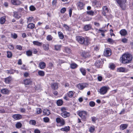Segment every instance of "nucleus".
I'll return each mask as SVG.
<instances>
[{
  "label": "nucleus",
  "instance_id": "1",
  "mask_svg": "<svg viewBox=\"0 0 133 133\" xmlns=\"http://www.w3.org/2000/svg\"><path fill=\"white\" fill-rule=\"evenodd\" d=\"M76 40L80 44L88 45L89 43V39L87 37L84 38L79 36L76 37Z\"/></svg>",
  "mask_w": 133,
  "mask_h": 133
},
{
  "label": "nucleus",
  "instance_id": "2",
  "mask_svg": "<svg viewBox=\"0 0 133 133\" xmlns=\"http://www.w3.org/2000/svg\"><path fill=\"white\" fill-rule=\"evenodd\" d=\"M132 55L129 54H125L122 57V63L125 64L129 63L132 60Z\"/></svg>",
  "mask_w": 133,
  "mask_h": 133
},
{
  "label": "nucleus",
  "instance_id": "3",
  "mask_svg": "<svg viewBox=\"0 0 133 133\" xmlns=\"http://www.w3.org/2000/svg\"><path fill=\"white\" fill-rule=\"evenodd\" d=\"M109 89V87L106 86L103 87L100 89L99 92L101 94L104 95L107 93Z\"/></svg>",
  "mask_w": 133,
  "mask_h": 133
},
{
  "label": "nucleus",
  "instance_id": "4",
  "mask_svg": "<svg viewBox=\"0 0 133 133\" xmlns=\"http://www.w3.org/2000/svg\"><path fill=\"white\" fill-rule=\"evenodd\" d=\"M87 114V112L84 111H82L78 112V115L83 120L85 119Z\"/></svg>",
  "mask_w": 133,
  "mask_h": 133
},
{
  "label": "nucleus",
  "instance_id": "5",
  "mask_svg": "<svg viewBox=\"0 0 133 133\" xmlns=\"http://www.w3.org/2000/svg\"><path fill=\"white\" fill-rule=\"evenodd\" d=\"M88 84L86 83L79 84L77 85V87L80 90H82L84 88L87 87Z\"/></svg>",
  "mask_w": 133,
  "mask_h": 133
},
{
  "label": "nucleus",
  "instance_id": "6",
  "mask_svg": "<svg viewBox=\"0 0 133 133\" xmlns=\"http://www.w3.org/2000/svg\"><path fill=\"white\" fill-rule=\"evenodd\" d=\"M51 87L54 90L57 89L58 88V83L57 82L52 83L51 85Z\"/></svg>",
  "mask_w": 133,
  "mask_h": 133
},
{
  "label": "nucleus",
  "instance_id": "7",
  "mask_svg": "<svg viewBox=\"0 0 133 133\" xmlns=\"http://www.w3.org/2000/svg\"><path fill=\"white\" fill-rule=\"evenodd\" d=\"M128 71V69L123 67H120L117 69V71L119 72H127Z\"/></svg>",
  "mask_w": 133,
  "mask_h": 133
},
{
  "label": "nucleus",
  "instance_id": "8",
  "mask_svg": "<svg viewBox=\"0 0 133 133\" xmlns=\"http://www.w3.org/2000/svg\"><path fill=\"white\" fill-rule=\"evenodd\" d=\"M102 62L99 60H97L95 63V66L97 68H100L102 66Z\"/></svg>",
  "mask_w": 133,
  "mask_h": 133
},
{
  "label": "nucleus",
  "instance_id": "9",
  "mask_svg": "<svg viewBox=\"0 0 133 133\" xmlns=\"http://www.w3.org/2000/svg\"><path fill=\"white\" fill-rule=\"evenodd\" d=\"M70 114L67 111L63 112L61 114V115L64 118L68 117L70 116Z\"/></svg>",
  "mask_w": 133,
  "mask_h": 133
},
{
  "label": "nucleus",
  "instance_id": "10",
  "mask_svg": "<svg viewBox=\"0 0 133 133\" xmlns=\"http://www.w3.org/2000/svg\"><path fill=\"white\" fill-rule=\"evenodd\" d=\"M92 28V25L90 24L85 25L83 29L85 31H87Z\"/></svg>",
  "mask_w": 133,
  "mask_h": 133
},
{
  "label": "nucleus",
  "instance_id": "11",
  "mask_svg": "<svg viewBox=\"0 0 133 133\" xmlns=\"http://www.w3.org/2000/svg\"><path fill=\"white\" fill-rule=\"evenodd\" d=\"M104 54L105 56H110L111 54V53L110 49H107L106 50H105Z\"/></svg>",
  "mask_w": 133,
  "mask_h": 133
},
{
  "label": "nucleus",
  "instance_id": "12",
  "mask_svg": "<svg viewBox=\"0 0 133 133\" xmlns=\"http://www.w3.org/2000/svg\"><path fill=\"white\" fill-rule=\"evenodd\" d=\"M39 66L40 69H44L46 66L45 63L43 62H41L39 64Z\"/></svg>",
  "mask_w": 133,
  "mask_h": 133
},
{
  "label": "nucleus",
  "instance_id": "13",
  "mask_svg": "<svg viewBox=\"0 0 133 133\" xmlns=\"http://www.w3.org/2000/svg\"><path fill=\"white\" fill-rule=\"evenodd\" d=\"M84 5V4L83 3L80 2L77 3L78 7L80 10H81L83 9Z\"/></svg>",
  "mask_w": 133,
  "mask_h": 133
},
{
  "label": "nucleus",
  "instance_id": "14",
  "mask_svg": "<svg viewBox=\"0 0 133 133\" xmlns=\"http://www.w3.org/2000/svg\"><path fill=\"white\" fill-rule=\"evenodd\" d=\"M32 81L29 79H26L24 81V84L25 85H28L31 84Z\"/></svg>",
  "mask_w": 133,
  "mask_h": 133
},
{
  "label": "nucleus",
  "instance_id": "15",
  "mask_svg": "<svg viewBox=\"0 0 133 133\" xmlns=\"http://www.w3.org/2000/svg\"><path fill=\"white\" fill-rule=\"evenodd\" d=\"M12 117L15 119L18 120L22 118V116L19 114H15L12 116Z\"/></svg>",
  "mask_w": 133,
  "mask_h": 133
},
{
  "label": "nucleus",
  "instance_id": "16",
  "mask_svg": "<svg viewBox=\"0 0 133 133\" xmlns=\"http://www.w3.org/2000/svg\"><path fill=\"white\" fill-rule=\"evenodd\" d=\"M120 33L122 36H125L127 34V32L124 29L121 30L120 31Z\"/></svg>",
  "mask_w": 133,
  "mask_h": 133
},
{
  "label": "nucleus",
  "instance_id": "17",
  "mask_svg": "<svg viewBox=\"0 0 133 133\" xmlns=\"http://www.w3.org/2000/svg\"><path fill=\"white\" fill-rule=\"evenodd\" d=\"M11 77L9 76L5 79V82L6 83H9L11 81Z\"/></svg>",
  "mask_w": 133,
  "mask_h": 133
},
{
  "label": "nucleus",
  "instance_id": "18",
  "mask_svg": "<svg viewBox=\"0 0 133 133\" xmlns=\"http://www.w3.org/2000/svg\"><path fill=\"white\" fill-rule=\"evenodd\" d=\"M128 125L126 124H123L120 126V129L122 130H123L126 129L128 127Z\"/></svg>",
  "mask_w": 133,
  "mask_h": 133
},
{
  "label": "nucleus",
  "instance_id": "19",
  "mask_svg": "<svg viewBox=\"0 0 133 133\" xmlns=\"http://www.w3.org/2000/svg\"><path fill=\"white\" fill-rule=\"evenodd\" d=\"M11 3L14 5H18L21 3L17 0H11Z\"/></svg>",
  "mask_w": 133,
  "mask_h": 133
},
{
  "label": "nucleus",
  "instance_id": "20",
  "mask_svg": "<svg viewBox=\"0 0 133 133\" xmlns=\"http://www.w3.org/2000/svg\"><path fill=\"white\" fill-rule=\"evenodd\" d=\"M1 92L4 94H8L9 92V91L6 89H2L1 90Z\"/></svg>",
  "mask_w": 133,
  "mask_h": 133
},
{
  "label": "nucleus",
  "instance_id": "21",
  "mask_svg": "<svg viewBox=\"0 0 133 133\" xmlns=\"http://www.w3.org/2000/svg\"><path fill=\"white\" fill-rule=\"evenodd\" d=\"M43 112L44 115L46 116L49 115L50 114V110L48 109H45L43 111Z\"/></svg>",
  "mask_w": 133,
  "mask_h": 133
},
{
  "label": "nucleus",
  "instance_id": "22",
  "mask_svg": "<svg viewBox=\"0 0 133 133\" xmlns=\"http://www.w3.org/2000/svg\"><path fill=\"white\" fill-rule=\"evenodd\" d=\"M14 16L15 18H19L21 17L20 15L18 14L17 12L15 11L14 12Z\"/></svg>",
  "mask_w": 133,
  "mask_h": 133
},
{
  "label": "nucleus",
  "instance_id": "23",
  "mask_svg": "<svg viewBox=\"0 0 133 133\" xmlns=\"http://www.w3.org/2000/svg\"><path fill=\"white\" fill-rule=\"evenodd\" d=\"M43 47L44 50H48L49 49V45L48 44H44L43 45Z\"/></svg>",
  "mask_w": 133,
  "mask_h": 133
},
{
  "label": "nucleus",
  "instance_id": "24",
  "mask_svg": "<svg viewBox=\"0 0 133 133\" xmlns=\"http://www.w3.org/2000/svg\"><path fill=\"white\" fill-rule=\"evenodd\" d=\"M33 43L34 45L39 46H41L42 44V43L38 41H34Z\"/></svg>",
  "mask_w": 133,
  "mask_h": 133
},
{
  "label": "nucleus",
  "instance_id": "25",
  "mask_svg": "<svg viewBox=\"0 0 133 133\" xmlns=\"http://www.w3.org/2000/svg\"><path fill=\"white\" fill-rule=\"evenodd\" d=\"M70 127H65L64 128H62L61 129V130L62 131L66 132L68 131L69 130Z\"/></svg>",
  "mask_w": 133,
  "mask_h": 133
},
{
  "label": "nucleus",
  "instance_id": "26",
  "mask_svg": "<svg viewBox=\"0 0 133 133\" xmlns=\"http://www.w3.org/2000/svg\"><path fill=\"white\" fill-rule=\"evenodd\" d=\"M58 36L60 39H63L64 36L62 32L61 31L58 32Z\"/></svg>",
  "mask_w": 133,
  "mask_h": 133
},
{
  "label": "nucleus",
  "instance_id": "27",
  "mask_svg": "<svg viewBox=\"0 0 133 133\" xmlns=\"http://www.w3.org/2000/svg\"><path fill=\"white\" fill-rule=\"evenodd\" d=\"M38 74L39 75L41 76H43L45 75L44 72L43 71L40 70L38 72Z\"/></svg>",
  "mask_w": 133,
  "mask_h": 133
},
{
  "label": "nucleus",
  "instance_id": "28",
  "mask_svg": "<svg viewBox=\"0 0 133 133\" xmlns=\"http://www.w3.org/2000/svg\"><path fill=\"white\" fill-rule=\"evenodd\" d=\"M82 55L83 57H87L89 56V54L88 52L84 51L82 52Z\"/></svg>",
  "mask_w": 133,
  "mask_h": 133
},
{
  "label": "nucleus",
  "instance_id": "29",
  "mask_svg": "<svg viewBox=\"0 0 133 133\" xmlns=\"http://www.w3.org/2000/svg\"><path fill=\"white\" fill-rule=\"evenodd\" d=\"M80 70L83 75L84 76L85 75L86 71L85 69L83 68H81L80 69Z\"/></svg>",
  "mask_w": 133,
  "mask_h": 133
},
{
  "label": "nucleus",
  "instance_id": "30",
  "mask_svg": "<svg viewBox=\"0 0 133 133\" xmlns=\"http://www.w3.org/2000/svg\"><path fill=\"white\" fill-rule=\"evenodd\" d=\"M35 25L33 23H29L27 26L28 28L32 29L34 28Z\"/></svg>",
  "mask_w": 133,
  "mask_h": 133
},
{
  "label": "nucleus",
  "instance_id": "31",
  "mask_svg": "<svg viewBox=\"0 0 133 133\" xmlns=\"http://www.w3.org/2000/svg\"><path fill=\"white\" fill-rule=\"evenodd\" d=\"M5 21V17H2L0 19V23L1 24H4Z\"/></svg>",
  "mask_w": 133,
  "mask_h": 133
},
{
  "label": "nucleus",
  "instance_id": "32",
  "mask_svg": "<svg viewBox=\"0 0 133 133\" xmlns=\"http://www.w3.org/2000/svg\"><path fill=\"white\" fill-rule=\"evenodd\" d=\"M63 103V101L61 99H59L57 101V105L58 106H61L62 105Z\"/></svg>",
  "mask_w": 133,
  "mask_h": 133
},
{
  "label": "nucleus",
  "instance_id": "33",
  "mask_svg": "<svg viewBox=\"0 0 133 133\" xmlns=\"http://www.w3.org/2000/svg\"><path fill=\"white\" fill-rule=\"evenodd\" d=\"M77 66V65L75 63L71 64L70 65L71 68L72 69H75L76 68Z\"/></svg>",
  "mask_w": 133,
  "mask_h": 133
},
{
  "label": "nucleus",
  "instance_id": "34",
  "mask_svg": "<svg viewBox=\"0 0 133 133\" xmlns=\"http://www.w3.org/2000/svg\"><path fill=\"white\" fill-rule=\"evenodd\" d=\"M22 126V124L19 122H17L16 124V127L17 128H21Z\"/></svg>",
  "mask_w": 133,
  "mask_h": 133
},
{
  "label": "nucleus",
  "instance_id": "35",
  "mask_svg": "<svg viewBox=\"0 0 133 133\" xmlns=\"http://www.w3.org/2000/svg\"><path fill=\"white\" fill-rule=\"evenodd\" d=\"M61 45H55L54 46L55 49L56 50H59L60 49Z\"/></svg>",
  "mask_w": 133,
  "mask_h": 133
},
{
  "label": "nucleus",
  "instance_id": "36",
  "mask_svg": "<svg viewBox=\"0 0 133 133\" xmlns=\"http://www.w3.org/2000/svg\"><path fill=\"white\" fill-rule=\"evenodd\" d=\"M7 57L8 58L11 57L12 56V54L11 52L8 51L7 52Z\"/></svg>",
  "mask_w": 133,
  "mask_h": 133
},
{
  "label": "nucleus",
  "instance_id": "37",
  "mask_svg": "<svg viewBox=\"0 0 133 133\" xmlns=\"http://www.w3.org/2000/svg\"><path fill=\"white\" fill-rule=\"evenodd\" d=\"M68 94L69 97H71L73 96L74 95V93L72 91H71L69 92Z\"/></svg>",
  "mask_w": 133,
  "mask_h": 133
},
{
  "label": "nucleus",
  "instance_id": "38",
  "mask_svg": "<svg viewBox=\"0 0 133 133\" xmlns=\"http://www.w3.org/2000/svg\"><path fill=\"white\" fill-rule=\"evenodd\" d=\"M26 54L28 56H31L32 55V52L30 50H28L26 52Z\"/></svg>",
  "mask_w": 133,
  "mask_h": 133
},
{
  "label": "nucleus",
  "instance_id": "39",
  "mask_svg": "<svg viewBox=\"0 0 133 133\" xmlns=\"http://www.w3.org/2000/svg\"><path fill=\"white\" fill-rule=\"evenodd\" d=\"M52 37L50 35H48L46 37V39L48 40L51 41L52 40Z\"/></svg>",
  "mask_w": 133,
  "mask_h": 133
},
{
  "label": "nucleus",
  "instance_id": "40",
  "mask_svg": "<svg viewBox=\"0 0 133 133\" xmlns=\"http://www.w3.org/2000/svg\"><path fill=\"white\" fill-rule=\"evenodd\" d=\"M11 36L12 38L14 39L16 38L17 37V35L15 33H14V34H11Z\"/></svg>",
  "mask_w": 133,
  "mask_h": 133
},
{
  "label": "nucleus",
  "instance_id": "41",
  "mask_svg": "<svg viewBox=\"0 0 133 133\" xmlns=\"http://www.w3.org/2000/svg\"><path fill=\"white\" fill-rule=\"evenodd\" d=\"M95 129L94 126L93 127H90L89 129V131L91 132H93L94 131Z\"/></svg>",
  "mask_w": 133,
  "mask_h": 133
},
{
  "label": "nucleus",
  "instance_id": "42",
  "mask_svg": "<svg viewBox=\"0 0 133 133\" xmlns=\"http://www.w3.org/2000/svg\"><path fill=\"white\" fill-rule=\"evenodd\" d=\"M89 105L91 107H93L95 105V103L93 101H91L89 103Z\"/></svg>",
  "mask_w": 133,
  "mask_h": 133
},
{
  "label": "nucleus",
  "instance_id": "43",
  "mask_svg": "<svg viewBox=\"0 0 133 133\" xmlns=\"http://www.w3.org/2000/svg\"><path fill=\"white\" fill-rule=\"evenodd\" d=\"M16 48L19 50H21L22 49V47L20 45H17L15 47Z\"/></svg>",
  "mask_w": 133,
  "mask_h": 133
},
{
  "label": "nucleus",
  "instance_id": "44",
  "mask_svg": "<svg viewBox=\"0 0 133 133\" xmlns=\"http://www.w3.org/2000/svg\"><path fill=\"white\" fill-rule=\"evenodd\" d=\"M60 122H59L62 125H64L65 124V121L62 118H61V120Z\"/></svg>",
  "mask_w": 133,
  "mask_h": 133
},
{
  "label": "nucleus",
  "instance_id": "45",
  "mask_svg": "<svg viewBox=\"0 0 133 133\" xmlns=\"http://www.w3.org/2000/svg\"><path fill=\"white\" fill-rule=\"evenodd\" d=\"M87 13L88 14L92 16H93L94 15V12L92 11H87Z\"/></svg>",
  "mask_w": 133,
  "mask_h": 133
},
{
  "label": "nucleus",
  "instance_id": "46",
  "mask_svg": "<svg viewBox=\"0 0 133 133\" xmlns=\"http://www.w3.org/2000/svg\"><path fill=\"white\" fill-rule=\"evenodd\" d=\"M103 9L104 11L106 12H108V9L106 6H104L103 8Z\"/></svg>",
  "mask_w": 133,
  "mask_h": 133
},
{
  "label": "nucleus",
  "instance_id": "47",
  "mask_svg": "<svg viewBox=\"0 0 133 133\" xmlns=\"http://www.w3.org/2000/svg\"><path fill=\"white\" fill-rule=\"evenodd\" d=\"M65 51L66 52L68 53L69 54L71 52V50L70 49L67 48H65Z\"/></svg>",
  "mask_w": 133,
  "mask_h": 133
},
{
  "label": "nucleus",
  "instance_id": "48",
  "mask_svg": "<svg viewBox=\"0 0 133 133\" xmlns=\"http://www.w3.org/2000/svg\"><path fill=\"white\" fill-rule=\"evenodd\" d=\"M42 112L41 109L39 108L37 109V112L38 114H40Z\"/></svg>",
  "mask_w": 133,
  "mask_h": 133
},
{
  "label": "nucleus",
  "instance_id": "49",
  "mask_svg": "<svg viewBox=\"0 0 133 133\" xmlns=\"http://www.w3.org/2000/svg\"><path fill=\"white\" fill-rule=\"evenodd\" d=\"M118 4H119L120 7H121V4L122 3V0H116Z\"/></svg>",
  "mask_w": 133,
  "mask_h": 133
},
{
  "label": "nucleus",
  "instance_id": "50",
  "mask_svg": "<svg viewBox=\"0 0 133 133\" xmlns=\"http://www.w3.org/2000/svg\"><path fill=\"white\" fill-rule=\"evenodd\" d=\"M30 10L32 11H34L35 10L36 8L33 6H31L30 7Z\"/></svg>",
  "mask_w": 133,
  "mask_h": 133
},
{
  "label": "nucleus",
  "instance_id": "51",
  "mask_svg": "<svg viewBox=\"0 0 133 133\" xmlns=\"http://www.w3.org/2000/svg\"><path fill=\"white\" fill-rule=\"evenodd\" d=\"M66 11V9L65 8H63L61 10V12L62 13H64Z\"/></svg>",
  "mask_w": 133,
  "mask_h": 133
},
{
  "label": "nucleus",
  "instance_id": "52",
  "mask_svg": "<svg viewBox=\"0 0 133 133\" xmlns=\"http://www.w3.org/2000/svg\"><path fill=\"white\" fill-rule=\"evenodd\" d=\"M30 123L32 125H35L36 124V121L34 120H31L30 122Z\"/></svg>",
  "mask_w": 133,
  "mask_h": 133
},
{
  "label": "nucleus",
  "instance_id": "53",
  "mask_svg": "<svg viewBox=\"0 0 133 133\" xmlns=\"http://www.w3.org/2000/svg\"><path fill=\"white\" fill-rule=\"evenodd\" d=\"M44 121L45 122H48L49 121V119L48 117H45L43 118Z\"/></svg>",
  "mask_w": 133,
  "mask_h": 133
},
{
  "label": "nucleus",
  "instance_id": "54",
  "mask_svg": "<svg viewBox=\"0 0 133 133\" xmlns=\"http://www.w3.org/2000/svg\"><path fill=\"white\" fill-rule=\"evenodd\" d=\"M115 67V65L113 64H110L109 66V68L111 69H114Z\"/></svg>",
  "mask_w": 133,
  "mask_h": 133
},
{
  "label": "nucleus",
  "instance_id": "55",
  "mask_svg": "<svg viewBox=\"0 0 133 133\" xmlns=\"http://www.w3.org/2000/svg\"><path fill=\"white\" fill-rule=\"evenodd\" d=\"M12 70H8L7 71V73L8 74H13L14 72Z\"/></svg>",
  "mask_w": 133,
  "mask_h": 133
},
{
  "label": "nucleus",
  "instance_id": "56",
  "mask_svg": "<svg viewBox=\"0 0 133 133\" xmlns=\"http://www.w3.org/2000/svg\"><path fill=\"white\" fill-rule=\"evenodd\" d=\"M128 41V39L126 38H124L122 39V41L124 43H126Z\"/></svg>",
  "mask_w": 133,
  "mask_h": 133
},
{
  "label": "nucleus",
  "instance_id": "57",
  "mask_svg": "<svg viewBox=\"0 0 133 133\" xmlns=\"http://www.w3.org/2000/svg\"><path fill=\"white\" fill-rule=\"evenodd\" d=\"M61 118H57L56 119V121L57 123H59L60 122Z\"/></svg>",
  "mask_w": 133,
  "mask_h": 133
},
{
  "label": "nucleus",
  "instance_id": "58",
  "mask_svg": "<svg viewBox=\"0 0 133 133\" xmlns=\"http://www.w3.org/2000/svg\"><path fill=\"white\" fill-rule=\"evenodd\" d=\"M57 0H54L52 2V4L53 5H55L57 3Z\"/></svg>",
  "mask_w": 133,
  "mask_h": 133
},
{
  "label": "nucleus",
  "instance_id": "59",
  "mask_svg": "<svg viewBox=\"0 0 133 133\" xmlns=\"http://www.w3.org/2000/svg\"><path fill=\"white\" fill-rule=\"evenodd\" d=\"M63 26L65 27L67 30H68L69 29V27L66 24H64Z\"/></svg>",
  "mask_w": 133,
  "mask_h": 133
},
{
  "label": "nucleus",
  "instance_id": "60",
  "mask_svg": "<svg viewBox=\"0 0 133 133\" xmlns=\"http://www.w3.org/2000/svg\"><path fill=\"white\" fill-rule=\"evenodd\" d=\"M33 19L32 17H29L28 18V22H31Z\"/></svg>",
  "mask_w": 133,
  "mask_h": 133
},
{
  "label": "nucleus",
  "instance_id": "61",
  "mask_svg": "<svg viewBox=\"0 0 133 133\" xmlns=\"http://www.w3.org/2000/svg\"><path fill=\"white\" fill-rule=\"evenodd\" d=\"M97 1L96 0H94L92 2V4L94 5L97 4Z\"/></svg>",
  "mask_w": 133,
  "mask_h": 133
},
{
  "label": "nucleus",
  "instance_id": "62",
  "mask_svg": "<svg viewBox=\"0 0 133 133\" xmlns=\"http://www.w3.org/2000/svg\"><path fill=\"white\" fill-rule=\"evenodd\" d=\"M61 111L63 112H66L65 111L66 110V109L65 108L63 107L61 108Z\"/></svg>",
  "mask_w": 133,
  "mask_h": 133
},
{
  "label": "nucleus",
  "instance_id": "63",
  "mask_svg": "<svg viewBox=\"0 0 133 133\" xmlns=\"http://www.w3.org/2000/svg\"><path fill=\"white\" fill-rule=\"evenodd\" d=\"M34 132L35 133H40V131L39 130L36 129L35 130Z\"/></svg>",
  "mask_w": 133,
  "mask_h": 133
},
{
  "label": "nucleus",
  "instance_id": "64",
  "mask_svg": "<svg viewBox=\"0 0 133 133\" xmlns=\"http://www.w3.org/2000/svg\"><path fill=\"white\" fill-rule=\"evenodd\" d=\"M96 118L95 117H91V119L92 121L94 122H95Z\"/></svg>",
  "mask_w": 133,
  "mask_h": 133
}]
</instances>
